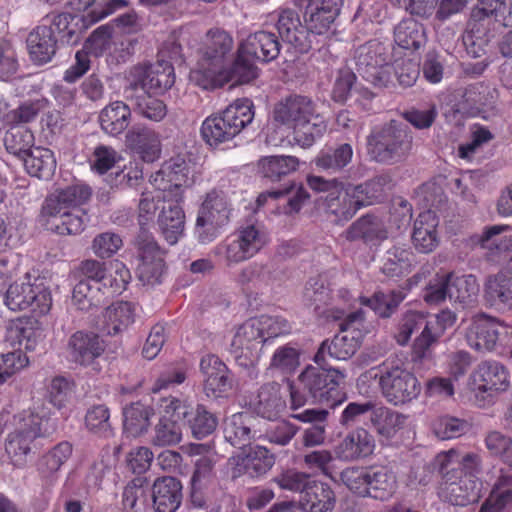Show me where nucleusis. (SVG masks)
Masks as SVG:
<instances>
[{
    "label": "nucleus",
    "mask_w": 512,
    "mask_h": 512,
    "mask_svg": "<svg viewBox=\"0 0 512 512\" xmlns=\"http://www.w3.org/2000/svg\"><path fill=\"white\" fill-rule=\"evenodd\" d=\"M273 119L292 128L294 141L303 148L311 147L327 130L325 120L316 113L315 103L302 95H290L279 101Z\"/></svg>",
    "instance_id": "obj_1"
},
{
    "label": "nucleus",
    "mask_w": 512,
    "mask_h": 512,
    "mask_svg": "<svg viewBox=\"0 0 512 512\" xmlns=\"http://www.w3.org/2000/svg\"><path fill=\"white\" fill-rule=\"evenodd\" d=\"M378 379L383 398L393 406H403L417 399L421 393V384L417 377L403 364L385 361L377 367L363 372L362 382Z\"/></svg>",
    "instance_id": "obj_2"
},
{
    "label": "nucleus",
    "mask_w": 512,
    "mask_h": 512,
    "mask_svg": "<svg viewBox=\"0 0 512 512\" xmlns=\"http://www.w3.org/2000/svg\"><path fill=\"white\" fill-rule=\"evenodd\" d=\"M344 378V373L337 369L307 366L298 376L299 387L290 385L291 408L295 410L304 406L308 399L315 403L333 401L330 406H337L342 399L335 401L334 395L338 394Z\"/></svg>",
    "instance_id": "obj_3"
},
{
    "label": "nucleus",
    "mask_w": 512,
    "mask_h": 512,
    "mask_svg": "<svg viewBox=\"0 0 512 512\" xmlns=\"http://www.w3.org/2000/svg\"><path fill=\"white\" fill-rule=\"evenodd\" d=\"M413 146V136L409 126L391 120L374 130L367 138L368 154L382 164H395L405 160Z\"/></svg>",
    "instance_id": "obj_4"
},
{
    "label": "nucleus",
    "mask_w": 512,
    "mask_h": 512,
    "mask_svg": "<svg viewBox=\"0 0 512 512\" xmlns=\"http://www.w3.org/2000/svg\"><path fill=\"white\" fill-rule=\"evenodd\" d=\"M254 118L253 104L248 99L237 100L219 114L207 117L201 126L203 140L210 147L231 141Z\"/></svg>",
    "instance_id": "obj_5"
},
{
    "label": "nucleus",
    "mask_w": 512,
    "mask_h": 512,
    "mask_svg": "<svg viewBox=\"0 0 512 512\" xmlns=\"http://www.w3.org/2000/svg\"><path fill=\"white\" fill-rule=\"evenodd\" d=\"M392 55L389 46L370 40L358 46L353 61L359 75L375 88H388L392 84Z\"/></svg>",
    "instance_id": "obj_6"
},
{
    "label": "nucleus",
    "mask_w": 512,
    "mask_h": 512,
    "mask_svg": "<svg viewBox=\"0 0 512 512\" xmlns=\"http://www.w3.org/2000/svg\"><path fill=\"white\" fill-rule=\"evenodd\" d=\"M232 206L223 191L208 192L197 211L194 235L199 243L208 244L219 237L231 220Z\"/></svg>",
    "instance_id": "obj_7"
},
{
    "label": "nucleus",
    "mask_w": 512,
    "mask_h": 512,
    "mask_svg": "<svg viewBox=\"0 0 512 512\" xmlns=\"http://www.w3.org/2000/svg\"><path fill=\"white\" fill-rule=\"evenodd\" d=\"M385 183L382 176L375 177L363 184L351 185L341 183L332 194L327 195L325 205L327 211L334 215L338 222L350 220L356 212L368 202V194L378 191V188Z\"/></svg>",
    "instance_id": "obj_8"
},
{
    "label": "nucleus",
    "mask_w": 512,
    "mask_h": 512,
    "mask_svg": "<svg viewBox=\"0 0 512 512\" xmlns=\"http://www.w3.org/2000/svg\"><path fill=\"white\" fill-rule=\"evenodd\" d=\"M269 242V235L260 224L240 227L233 239H228L215 247V254L222 255L228 266L251 259Z\"/></svg>",
    "instance_id": "obj_9"
},
{
    "label": "nucleus",
    "mask_w": 512,
    "mask_h": 512,
    "mask_svg": "<svg viewBox=\"0 0 512 512\" xmlns=\"http://www.w3.org/2000/svg\"><path fill=\"white\" fill-rule=\"evenodd\" d=\"M25 279L8 286L3 299L5 306L14 312L31 309L37 316L46 315L52 306L50 291L42 283H31L28 274Z\"/></svg>",
    "instance_id": "obj_10"
},
{
    "label": "nucleus",
    "mask_w": 512,
    "mask_h": 512,
    "mask_svg": "<svg viewBox=\"0 0 512 512\" xmlns=\"http://www.w3.org/2000/svg\"><path fill=\"white\" fill-rule=\"evenodd\" d=\"M506 368L496 361L481 362L470 375L469 388L479 407L493 403L497 393L506 391L509 386Z\"/></svg>",
    "instance_id": "obj_11"
},
{
    "label": "nucleus",
    "mask_w": 512,
    "mask_h": 512,
    "mask_svg": "<svg viewBox=\"0 0 512 512\" xmlns=\"http://www.w3.org/2000/svg\"><path fill=\"white\" fill-rule=\"evenodd\" d=\"M84 276L81 281L100 288L104 294L114 296L124 291L131 279L130 271L121 261L115 260L109 264L89 259L81 263Z\"/></svg>",
    "instance_id": "obj_12"
},
{
    "label": "nucleus",
    "mask_w": 512,
    "mask_h": 512,
    "mask_svg": "<svg viewBox=\"0 0 512 512\" xmlns=\"http://www.w3.org/2000/svg\"><path fill=\"white\" fill-rule=\"evenodd\" d=\"M136 78L133 82L134 89L138 92L136 104L140 113L154 121L160 120V78L152 66L143 65L135 67L133 72Z\"/></svg>",
    "instance_id": "obj_13"
},
{
    "label": "nucleus",
    "mask_w": 512,
    "mask_h": 512,
    "mask_svg": "<svg viewBox=\"0 0 512 512\" xmlns=\"http://www.w3.org/2000/svg\"><path fill=\"white\" fill-rule=\"evenodd\" d=\"M439 472L442 475L439 496L443 501L464 507L479 500L481 483L478 478L462 477L456 467Z\"/></svg>",
    "instance_id": "obj_14"
},
{
    "label": "nucleus",
    "mask_w": 512,
    "mask_h": 512,
    "mask_svg": "<svg viewBox=\"0 0 512 512\" xmlns=\"http://www.w3.org/2000/svg\"><path fill=\"white\" fill-rule=\"evenodd\" d=\"M265 342L266 338L261 334L259 324L252 318L237 329L231 342V352L241 366H253L258 361Z\"/></svg>",
    "instance_id": "obj_15"
},
{
    "label": "nucleus",
    "mask_w": 512,
    "mask_h": 512,
    "mask_svg": "<svg viewBox=\"0 0 512 512\" xmlns=\"http://www.w3.org/2000/svg\"><path fill=\"white\" fill-rule=\"evenodd\" d=\"M233 48L232 37L219 28L210 29L205 36L201 49L202 60L207 64H201L204 76L211 80L224 68L226 58Z\"/></svg>",
    "instance_id": "obj_16"
},
{
    "label": "nucleus",
    "mask_w": 512,
    "mask_h": 512,
    "mask_svg": "<svg viewBox=\"0 0 512 512\" xmlns=\"http://www.w3.org/2000/svg\"><path fill=\"white\" fill-rule=\"evenodd\" d=\"M274 463V456L262 446H256L247 453L242 452L228 459L230 476L233 480L245 475L250 478L260 477L266 474Z\"/></svg>",
    "instance_id": "obj_17"
},
{
    "label": "nucleus",
    "mask_w": 512,
    "mask_h": 512,
    "mask_svg": "<svg viewBox=\"0 0 512 512\" xmlns=\"http://www.w3.org/2000/svg\"><path fill=\"white\" fill-rule=\"evenodd\" d=\"M277 30L283 41L289 43L300 53H307L315 48V36L304 26L297 11L286 8L278 13Z\"/></svg>",
    "instance_id": "obj_18"
},
{
    "label": "nucleus",
    "mask_w": 512,
    "mask_h": 512,
    "mask_svg": "<svg viewBox=\"0 0 512 512\" xmlns=\"http://www.w3.org/2000/svg\"><path fill=\"white\" fill-rule=\"evenodd\" d=\"M182 456L174 450H162V471L171 475L162 476V512H175L181 504L182 485L174 474L180 472Z\"/></svg>",
    "instance_id": "obj_19"
},
{
    "label": "nucleus",
    "mask_w": 512,
    "mask_h": 512,
    "mask_svg": "<svg viewBox=\"0 0 512 512\" xmlns=\"http://www.w3.org/2000/svg\"><path fill=\"white\" fill-rule=\"evenodd\" d=\"M106 347V341L99 334L88 330L74 332L68 341L72 361L85 367L94 364L104 354Z\"/></svg>",
    "instance_id": "obj_20"
},
{
    "label": "nucleus",
    "mask_w": 512,
    "mask_h": 512,
    "mask_svg": "<svg viewBox=\"0 0 512 512\" xmlns=\"http://www.w3.org/2000/svg\"><path fill=\"white\" fill-rule=\"evenodd\" d=\"M22 421L20 428L9 434L5 449L15 461L25 462L26 456L31 452L32 443L42 436V419L31 413Z\"/></svg>",
    "instance_id": "obj_21"
},
{
    "label": "nucleus",
    "mask_w": 512,
    "mask_h": 512,
    "mask_svg": "<svg viewBox=\"0 0 512 512\" xmlns=\"http://www.w3.org/2000/svg\"><path fill=\"white\" fill-rule=\"evenodd\" d=\"M188 413L189 407L184 401L176 397L162 399V446L181 441L182 427Z\"/></svg>",
    "instance_id": "obj_22"
},
{
    "label": "nucleus",
    "mask_w": 512,
    "mask_h": 512,
    "mask_svg": "<svg viewBox=\"0 0 512 512\" xmlns=\"http://www.w3.org/2000/svg\"><path fill=\"white\" fill-rule=\"evenodd\" d=\"M127 149L142 161L152 163L160 157L158 133L143 124L134 125L125 135Z\"/></svg>",
    "instance_id": "obj_23"
},
{
    "label": "nucleus",
    "mask_w": 512,
    "mask_h": 512,
    "mask_svg": "<svg viewBox=\"0 0 512 512\" xmlns=\"http://www.w3.org/2000/svg\"><path fill=\"white\" fill-rule=\"evenodd\" d=\"M91 195L92 191L87 185H70L48 197L43 211L47 216H57L61 210L82 209L81 206L89 201Z\"/></svg>",
    "instance_id": "obj_24"
},
{
    "label": "nucleus",
    "mask_w": 512,
    "mask_h": 512,
    "mask_svg": "<svg viewBox=\"0 0 512 512\" xmlns=\"http://www.w3.org/2000/svg\"><path fill=\"white\" fill-rule=\"evenodd\" d=\"M200 370L205 377L204 390L207 396L218 397L232 388L230 372L218 356H204L200 361Z\"/></svg>",
    "instance_id": "obj_25"
},
{
    "label": "nucleus",
    "mask_w": 512,
    "mask_h": 512,
    "mask_svg": "<svg viewBox=\"0 0 512 512\" xmlns=\"http://www.w3.org/2000/svg\"><path fill=\"white\" fill-rule=\"evenodd\" d=\"M500 324L495 318L480 314L474 317L466 332L468 345L477 351H492L499 339Z\"/></svg>",
    "instance_id": "obj_26"
},
{
    "label": "nucleus",
    "mask_w": 512,
    "mask_h": 512,
    "mask_svg": "<svg viewBox=\"0 0 512 512\" xmlns=\"http://www.w3.org/2000/svg\"><path fill=\"white\" fill-rule=\"evenodd\" d=\"M84 18L85 15L79 17L68 12L51 13L46 15L40 24L48 26L57 41L71 44L76 43L82 30L91 25L84 21Z\"/></svg>",
    "instance_id": "obj_27"
},
{
    "label": "nucleus",
    "mask_w": 512,
    "mask_h": 512,
    "mask_svg": "<svg viewBox=\"0 0 512 512\" xmlns=\"http://www.w3.org/2000/svg\"><path fill=\"white\" fill-rule=\"evenodd\" d=\"M436 462L439 471L451 470V467H456L462 477L478 478L477 475L482 470L480 454L460 449H450L438 454Z\"/></svg>",
    "instance_id": "obj_28"
},
{
    "label": "nucleus",
    "mask_w": 512,
    "mask_h": 512,
    "mask_svg": "<svg viewBox=\"0 0 512 512\" xmlns=\"http://www.w3.org/2000/svg\"><path fill=\"white\" fill-rule=\"evenodd\" d=\"M73 445L69 441H62L44 453L36 462V470L41 481L57 483L58 472L70 459Z\"/></svg>",
    "instance_id": "obj_29"
},
{
    "label": "nucleus",
    "mask_w": 512,
    "mask_h": 512,
    "mask_svg": "<svg viewBox=\"0 0 512 512\" xmlns=\"http://www.w3.org/2000/svg\"><path fill=\"white\" fill-rule=\"evenodd\" d=\"M240 47L242 53L268 63L279 56L281 43L276 34L268 31H258L249 35Z\"/></svg>",
    "instance_id": "obj_30"
},
{
    "label": "nucleus",
    "mask_w": 512,
    "mask_h": 512,
    "mask_svg": "<svg viewBox=\"0 0 512 512\" xmlns=\"http://www.w3.org/2000/svg\"><path fill=\"white\" fill-rule=\"evenodd\" d=\"M162 166L163 187L174 189L175 197H180L181 191H186L187 188L194 184L195 180L191 173V166L185 156L177 155L171 157Z\"/></svg>",
    "instance_id": "obj_31"
},
{
    "label": "nucleus",
    "mask_w": 512,
    "mask_h": 512,
    "mask_svg": "<svg viewBox=\"0 0 512 512\" xmlns=\"http://www.w3.org/2000/svg\"><path fill=\"white\" fill-rule=\"evenodd\" d=\"M375 448L373 436L364 428H358L348 433L336 446L338 458L352 461L371 455Z\"/></svg>",
    "instance_id": "obj_32"
},
{
    "label": "nucleus",
    "mask_w": 512,
    "mask_h": 512,
    "mask_svg": "<svg viewBox=\"0 0 512 512\" xmlns=\"http://www.w3.org/2000/svg\"><path fill=\"white\" fill-rule=\"evenodd\" d=\"M438 218L431 209L421 212L414 222L412 242L421 253H430L438 245Z\"/></svg>",
    "instance_id": "obj_33"
},
{
    "label": "nucleus",
    "mask_w": 512,
    "mask_h": 512,
    "mask_svg": "<svg viewBox=\"0 0 512 512\" xmlns=\"http://www.w3.org/2000/svg\"><path fill=\"white\" fill-rule=\"evenodd\" d=\"M57 42L48 26H36L27 37V48L32 61L37 64L50 62L56 53Z\"/></svg>",
    "instance_id": "obj_34"
},
{
    "label": "nucleus",
    "mask_w": 512,
    "mask_h": 512,
    "mask_svg": "<svg viewBox=\"0 0 512 512\" xmlns=\"http://www.w3.org/2000/svg\"><path fill=\"white\" fill-rule=\"evenodd\" d=\"M484 298L498 309L512 304V269H502L486 279Z\"/></svg>",
    "instance_id": "obj_35"
},
{
    "label": "nucleus",
    "mask_w": 512,
    "mask_h": 512,
    "mask_svg": "<svg viewBox=\"0 0 512 512\" xmlns=\"http://www.w3.org/2000/svg\"><path fill=\"white\" fill-rule=\"evenodd\" d=\"M138 251L140 279L147 280L148 283H153V280L157 282L160 276L158 273L160 249L157 242L145 230H141L138 236Z\"/></svg>",
    "instance_id": "obj_36"
},
{
    "label": "nucleus",
    "mask_w": 512,
    "mask_h": 512,
    "mask_svg": "<svg viewBox=\"0 0 512 512\" xmlns=\"http://www.w3.org/2000/svg\"><path fill=\"white\" fill-rule=\"evenodd\" d=\"M342 236L349 242L375 243L387 238V230L380 218L367 214L353 222Z\"/></svg>",
    "instance_id": "obj_37"
},
{
    "label": "nucleus",
    "mask_w": 512,
    "mask_h": 512,
    "mask_svg": "<svg viewBox=\"0 0 512 512\" xmlns=\"http://www.w3.org/2000/svg\"><path fill=\"white\" fill-rule=\"evenodd\" d=\"M254 418L248 413H236L227 417L223 425L224 439L232 446L243 449L255 438Z\"/></svg>",
    "instance_id": "obj_38"
},
{
    "label": "nucleus",
    "mask_w": 512,
    "mask_h": 512,
    "mask_svg": "<svg viewBox=\"0 0 512 512\" xmlns=\"http://www.w3.org/2000/svg\"><path fill=\"white\" fill-rule=\"evenodd\" d=\"M36 324L29 316L10 320L6 325L5 341L14 348L34 351L37 345Z\"/></svg>",
    "instance_id": "obj_39"
},
{
    "label": "nucleus",
    "mask_w": 512,
    "mask_h": 512,
    "mask_svg": "<svg viewBox=\"0 0 512 512\" xmlns=\"http://www.w3.org/2000/svg\"><path fill=\"white\" fill-rule=\"evenodd\" d=\"M250 55L244 54L241 47L238 50V57L229 69L221 68L215 78L210 80L213 87L222 86L225 83L246 84L257 78L258 68L249 60Z\"/></svg>",
    "instance_id": "obj_40"
},
{
    "label": "nucleus",
    "mask_w": 512,
    "mask_h": 512,
    "mask_svg": "<svg viewBox=\"0 0 512 512\" xmlns=\"http://www.w3.org/2000/svg\"><path fill=\"white\" fill-rule=\"evenodd\" d=\"M358 347V340L354 336L337 334L331 341L325 340L321 343L314 361L319 366H327V355L333 359L347 360L356 353Z\"/></svg>",
    "instance_id": "obj_41"
},
{
    "label": "nucleus",
    "mask_w": 512,
    "mask_h": 512,
    "mask_svg": "<svg viewBox=\"0 0 512 512\" xmlns=\"http://www.w3.org/2000/svg\"><path fill=\"white\" fill-rule=\"evenodd\" d=\"M479 283L472 274L455 275L450 272L449 300L461 308L473 307L479 296Z\"/></svg>",
    "instance_id": "obj_42"
},
{
    "label": "nucleus",
    "mask_w": 512,
    "mask_h": 512,
    "mask_svg": "<svg viewBox=\"0 0 512 512\" xmlns=\"http://www.w3.org/2000/svg\"><path fill=\"white\" fill-rule=\"evenodd\" d=\"M299 503L308 512H328L334 508L335 495L328 484L313 479Z\"/></svg>",
    "instance_id": "obj_43"
},
{
    "label": "nucleus",
    "mask_w": 512,
    "mask_h": 512,
    "mask_svg": "<svg viewBox=\"0 0 512 512\" xmlns=\"http://www.w3.org/2000/svg\"><path fill=\"white\" fill-rule=\"evenodd\" d=\"M103 332L117 335L126 330L135 320V305L128 301H117L105 309Z\"/></svg>",
    "instance_id": "obj_44"
},
{
    "label": "nucleus",
    "mask_w": 512,
    "mask_h": 512,
    "mask_svg": "<svg viewBox=\"0 0 512 512\" xmlns=\"http://www.w3.org/2000/svg\"><path fill=\"white\" fill-rule=\"evenodd\" d=\"M131 120L130 107L123 101H114L105 106L99 115L102 130L117 136L126 130Z\"/></svg>",
    "instance_id": "obj_45"
},
{
    "label": "nucleus",
    "mask_w": 512,
    "mask_h": 512,
    "mask_svg": "<svg viewBox=\"0 0 512 512\" xmlns=\"http://www.w3.org/2000/svg\"><path fill=\"white\" fill-rule=\"evenodd\" d=\"M154 415L151 406L141 402L131 403L123 409V429L127 436L139 437L146 433L151 425L150 419Z\"/></svg>",
    "instance_id": "obj_46"
},
{
    "label": "nucleus",
    "mask_w": 512,
    "mask_h": 512,
    "mask_svg": "<svg viewBox=\"0 0 512 512\" xmlns=\"http://www.w3.org/2000/svg\"><path fill=\"white\" fill-rule=\"evenodd\" d=\"M353 148L349 143H342L334 148L322 150L314 159L315 166L330 174L342 172L352 161Z\"/></svg>",
    "instance_id": "obj_47"
},
{
    "label": "nucleus",
    "mask_w": 512,
    "mask_h": 512,
    "mask_svg": "<svg viewBox=\"0 0 512 512\" xmlns=\"http://www.w3.org/2000/svg\"><path fill=\"white\" fill-rule=\"evenodd\" d=\"M329 412L326 409H306L301 413L293 414L292 417L301 422L313 423L305 429L302 436V443L305 447H314L324 443L326 429L324 422Z\"/></svg>",
    "instance_id": "obj_48"
},
{
    "label": "nucleus",
    "mask_w": 512,
    "mask_h": 512,
    "mask_svg": "<svg viewBox=\"0 0 512 512\" xmlns=\"http://www.w3.org/2000/svg\"><path fill=\"white\" fill-rule=\"evenodd\" d=\"M414 255L410 249L393 246L381 257V272L389 278H398L411 271Z\"/></svg>",
    "instance_id": "obj_49"
},
{
    "label": "nucleus",
    "mask_w": 512,
    "mask_h": 512,
    "mask_svg": "<svg viewBox=\"0 0 512 512\" xmlns=\"http://www.w3.org/2000/svg\"><path fill=\"white\" fill-rule=\"evenodd\" d=\"M511 509L512 475L501 473L479 512H510Z\"/></svg>",
    "instance_id": "obj_50"
},
{
    "label": "nucleus",
    "mask_w": 512,
    "mask_h": 512,
    "mask_svg": "<svg viewBox=\"0 0 512 512\" xmlns=\"http://www.w3.org/2000/svg\"><path fill=\"white\" fill-rule=\"evenodd\" d=\"M22 160L27 172L39 179L48 180L56 169V159L49 148L34 147Z\"/></svg>",
    "instance_id": "obj_51"
},
{
    "label": "nucleus",
    "mask_w": 512,
    "mask_h": 512,
    "mask_svg": "<svg viewBox=\"0 0 512 512\" xmlns=\"http://www.w3.org/2000/svg\"><path fill=\"white\" fill-rule=\"evenodd\" d=\"M370 420L376 432L389 439L394 437L398 431L404 428L407 416L388 407L375 406L373 414L370 416Z\"/></svg>",
    "instance_id": "obj_52"
},
{
    "label": "nucleus",
    "mask_w": 512,
    "mask_h": 512,
    "mask_svg": "<svg viewBox=\"0 0 512 512\" xmlns=\"http://www.w3.org/2000/svg\"><path fill=\"white\" fill-rule=\"evenodd\" d=\"M285 408V401L280 394L279 385L268 383L263 385L257 395L255 411L263 418L272 420Z\"/></svg>",
    "instance_id": "obj_53"
},
{
    "label": "nucleus",
    "mask_w": 512,
    "mask_h": 512,
    "mask_svg": "<svg viewBox=\"0 0 512 512\" xmlns=\"http://www.w3.org/2000/svg\"><path fill=\"white\" fill-rule=\"evenodd\" d=\"M397 489L395 474L385 468H369V482L367 495L377 500H387L393 496Z\"/></svg>",
    "instance_id": "obj_54"
},
{
    "label": "nucleus",
    "mask_w": 512,
    "mask_h": 512,
    "mask_svg": "<svg viewBox=\"0 0 512 512\" xmlns=\"http://www.w3.org/2000/svg\"><path fill=\"white\" fill-rule=\"evenodd\" d=\"M281 274L273 265L252 262L241 269L237 281L241 285L268 286L280 280Z\"/></svg>",
    "instance_id": "obj_55"
},
{
    "label": "nucleus",
    "mask_w": 512,
    "mask_h": 512,
    "mask_svg": "<svg viewBox=\"0 0 512 512\" xmlns=\"http://www.w3.org/2000/svg\"><path fill=\"white\" fill-rule=\"evenodd\" d=\"M395 43L407 50H418L426 43L422 24L413 18L403 19L394 29Z\"/></svg>",
    "instance_id": "obj_56"
},
{
    "label": "nucleus",
    "mask_w": 512,
    "mask_h": 512,
    "mask_svg": "<svg viewBox=\"0 0 512 512\" xmlns=\"http://www.w3.org/2000/svg\"><path fill=\"white\" fill-rule=\"evenodd\" d=\"M34 142L33 132L25 126H12L4 136L7 152L21 160L35 147Z\"/></svg>",
    "instance_id": "obj_57"
},
{
    "label": "nucleus",
    "mask_w": 512,
    "mask_h": 512,
    "mask_svg": "<svg viewBox=\"0 0 512 512\" xmlns=\"http://www.w3.org/2000/svg\"><path fill=\"white\" fill-rule=\"evenodd\" d=\"M53 218L51 224L59 235H77L84 231L89 220L84 209L61 210Z\"/></svg>",
    "instance_id": "obj_58"
},
{
    "label": "nucleus",
    "mask_w": 512,
    "mask_h": 512,
    "mask_svg": "<svg viewBox=\"0 0 512 512\" xmlns=\"http://www.w3.org/2000/svg\"><path fill=\"white\" fill-rule=\"evenodd\" d=\"M298 164L294 156H266L259 160L258 167L264 177L275 181L295 171Z\"/></svg>",
    "instance_id": "obj_59"
},
{
    "label": "nucleus",
    "mask_w": 512,
    "mask_h": 512,
    "mask_svg": "<svg viewBox=\"0 0 512 512\" xmlns=\"http://www.w3.org/2000/svg\"><path fill=\"white\" fill-rule=\"evenodd\" d=\"M302 350L296 343H288L278 347L273 353L270 368L282 374H292L300 366Z\"/></svg>",
    "instance_id": "obj_60"
},
{
    "label": "nucleus",
    "mask_w": 512,
    "mask_h": 512,
    "mask_svg": "<svg viewBox=\"0 0 512 512\" xmlns=\"http://www.w3.org/2000/svg\"><path fill=\"white\" fill-rule=\"evenodd\" d=\"M508 228L507 225H494L486 228L479 236L478 244L481 248L487 249L492 254L508 252L509 259L512 261V237L499 236Z\"/></svg>",
    "instance_id": "obj_61"
},
{
    "label": "nucleus",
    "mask_w": 512,
    "mask_h": 512,
    "mask_svg": "<svg viewBox=\"0 0 512 512\" xmlns=\"http://www.w3.org/2000/svg\"><path fill=\"white\" fill-rule=\"evenodd\" d=\"M185 212L183 207L164 211L162 207V237L169 245H175L185 232Z\"/></svg>",
    "instance_id": "obj_62"
},
{
    "label": "nucleus",
    "mask_w": 512,
    "mask_h": 512,
    "mask_svg": "<svg viewBox=\"0 0 512 512\" xmlns=\"http://www.w3.org/2000/svg\"><path fill=\"white\" fill-rule=\"evenodd\" d=\"M404 298L405 295L401 291L376 292L371 298H363L362 303L370 307L378 316L389 318Z\"/></svg>",
    "instance_id": "obj_63"
},
{
    "label": "nucleus",
    "mask_w": 512,
    "mask_h": 512,
    "mask_svg": "<svg viewBox=\"0 0 512 512\" xmlns=\"http://www.w3.org/2000/svg\"><path fill=\"white\" fill-rule=\"evenodd\" d=\"M85 426L89 432L99 437L107 438L112 435L110 410L104 404L90 407L85 415Z\"/></svg>",
    "instance_id": "obj_64"
}]
</instances>
